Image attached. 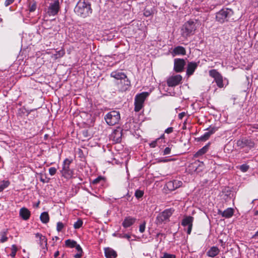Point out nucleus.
<instances>
[{
  "instance_id": "obj_28",
  "label": "nucleus",
  "mask_w": 258,
  "mask_h": 258,
  "mask_svg": "<svg viewBox=\"0 0 258 258\" xmlns=\"http://www.w3.org/2000/svg\"><path fill=\"white\" fill-rule=\"evenodd\" d=\"M77 242L71 239H68L66 240L65 241V244L67 247H70V248H73L75 247V246H76Z\"/></svg>"
},
{
  "instance_id": "obj_25",
  "label": "nucleus",
  "mask_w": 258,
  "mask_h": 258,
  "mask_svg": "<svg viewBox=\"0 0 258 258\" xmlns=\"http://www.w3.org/2000/svg\"><path fill=\"white\" fill-rule=\"evenodd\" d=\"M121 132L118 131H115L112 135V137L113 138V140L116 143L120 142L121 141Z\"/></svg>"
},
{
  "instance_id": "obj_19",
  "label": "nucleus",
  "mask_w": 258,
  "mask_h": 258,
  "mask_svg": "<svg viewBox=\"0 0 258 258\" xmlns=\"http://www.w3.org/2000/svg\"><path fill=\"white\" fill-rule=\"evenodd\" d=\"M136 221V219L135 218L128 216L125 218L122 225L124 228H126L133 225Z\"/></svg>"
},
{
  "instance_id": "obj_16",
  "label": "nucleus",
  "mask_w": 258,
  "mask_h": 258,
  "mask_svg": "<svg viewBox=\"0 0 258 258\" xmlns=\"http://www.w3.org/2000/svg\"><path fill=\"white\" fill-rule=\"evenodd\" d=\"M237 144L239 146H240L242 148L244 147H248L249 148H253L254 145L253 142L247 139H242L241 140H238L237 142Z\"/></svg>"
},
{
  "instance_id": "obj_14",
  "label": "nucleus",
  "mask_w": 258,
  "mask_h": 258,
  "mask_svg": "<svg viewBox=\"0 0 258 258\" xmlns=\"http://www.w3.org/2000/svg\"><path fill=\"white\" fill-rule=\"evenodd\" d=\"M185 65V61L183 59L175 58L174 61V69L176 72H181L183 71Z\"/></svg>"
},
{
  "instance_id": "obj_41",
  "label": "nucleus",
  "mask_w": 258,
  "mask_h": 258,
  "mask_svg": "<svg viewBox=\"0 0 258 258\" xmlns=\"http://www.w3.org/2000/svg\"><path fill=\"white\" fill-rule=\"evenodd\" d=\"M146 222L144 221L143 223L140 224L139 226V231L141 233H143L145 230Z\"/></svg>"
},
{
  "instance_id": "obj_17",
  "label": "nucleus",
  "mask_w": 258,
  "mask_h": 258,
  "mask_svg": "<svg viewBox=\"0 0 258 258\" xmlns=\"http://www.w3.org/2000/svg\"><path fill=\"white\" fill-rule=\"evenodd\" d=\"M130 81L127 78H126L122 80V83L119 82V83L117 84L118 88L120 91L124 92L128 89L130 86Z\"/></svg>"
},
{
  "instance_id": "obj_32",
  "label": "nucleus",
  "mask_w": 258,
  "mask_h": 258,
  "mask_svg": "<svg viewBox=\"0 0 258 258\" xmlns=\"http://www.w3.org/2000/svg\"><path fill=\"white\" fill-rule=\"evenodd\" d=\"M7 231L2 232L0 234L1 239L0 241L2 243H4L8 240V237L7 236Z\"/></svg>"
},
{
  "instance_id": "obj_10",
  "label": "nucleus",
  "mask_w": 258,
  "mask_h": 258,
  "mask_svg": "<svg viewBox=\"0 0 258 258\" xmlns=\"http://www.w3.org/2000/svg\"><path fill=\"white\" fill-rule=\"evenodd\" d=\"M182 80V77L180 75L172 76L167 79V83L169 87H174L178 85Z\"/></svg>"
},
{
  "instance_id": "obj_53",
  "label": "nucleus",
  "mask_w": 258,
  "mask_h": 258,
  "mask_svg": "<svg viewBox=\"0 0 258 258\" xmlns=\"http://www.w3.org/2000/svg\"><path fill=\"white\" fill-rule=\"evenodd\" d=\"M170 160L165 159L164 158H161L158 160V162H167L169 161Z\"/></svg>"
},
{
  "instance_id": "obj_36",
  "label": "nucleus",
  "mask_w": 258,
  "mask_h": 258,
  "mask_svg": "<svg viewBox=\"0 0 258 258\" xmlns=\"http://www.w3.org/2000/svg\"><path fill=\"white\" fill-rule=\"evenodd\" d=\"M172 182L174 183L175 189L180 187L182 184V182L178 180H174Z\"/></svg>"
},
{
  "instance_id": "obj_29",
  "label": "nucleus",
  "mask_w": 258,
  "mask_h": 258,
  "mask_svg": "<svg viewBox=\"0 0 258 258\" xmlns=\"http://www.w3.org/2000/svg\"><path fill=\"white\" fill-rule=\"evenodd\" d=\"M208 149V146H205L202 148L200 149L196 153L197 156H201L206 153Z\"/></svg>"
},
{
  "instance_id": "obj_30",
  "label": "nucleus",
  "mask_w": 258,
  "mask_h": 258,
  "mask_svg": "<svg viewBox=\"0 0 258 258\" xmlns=\"http://www.w3.org/2000/svg\"><path fill=\"white\" fill-rule=\"evenodd\" d=\"M10 184V182L7 180H3L0 182V192L7 188Z\"/></svg>"
},
{
  "instance_id": "obj_35",
  "label": "nucleus",
  "mask_w": 258,
  "mask_h": 258,
  "mask_svg": "<svg viewBox=\"0 0 258 258\" xmlns=\"http://www.w3.org/2000/svg\"><path fill=\"white\" fill-rule=\"evenodd\" d=\"M83 225V222L81 220L79 219L76 221L74 224V227L75 229H79Z\"/></svg>"
},
{
  "instance_id": "obj_47",
  "label": "nucleus",
  "mask_w": 258,
  "mask_h": 258,
  "mask_svg": "<svg viewBox=\"0 0 258 258\" xmlns=\"http://www.w3.org/2000/svg\"><path fill=\"white\" fill-rule=\"evenodd\" d=\"M83 251H79L74 255L75 258H81L83 255Z\"/></svg>"
},
{
  "instance_id": "obj_58",
  "label": "nucleus",
  "mask_w": 258,
  "mask_h": 258,
  "mask_svg": "<svg viewBox=\"0 0 258 258\" xmlns=\"http://www.w3.org/2000/svg\"><path fill=\"white\" fill-rule=\"evenodd\" d=\"M135 196L137 199H140L142 197L143 195H135Z\"/></svg>"
},
{
  "instance_id": "obj_34",
  "label": "nucleus",
  "mask_w": 258,
  "mask_h": 258,
  "mask_svg": "<svg viewBox=\"0 0 258 258\" xmlns=\"http://www.w3.org/2000/svg\"><path fill=\"white\" fill-rule=\"evenodd\" d=\"M167 188L170 191L174 190L175 189L174 187V183H173L172 181H170L168 182L166 184Z\"/></svg>"
},
{
  "instance_id": "obj_52",
  "label": "nucleus",
  "mask_w": 258,
  "mask_h": 258,
  "mask_svg": "<svg viewBox=\"0 0 258 258\" xmlns=\"http://www.w3.org/2000/svg\"><path fill=\"white\" fill-rule=\"evenodd\" d=\"M151 14V13L150 12V11H147V10H145L144 13V15L146 16V17H148L149 16H150Z\"/></svg>"
},
{
  "instance_id": "obj_6",
  "label": "nucleus",
  "mask_w": 258,
  "mask_h": 258,
  "mask_svg": "<svg viewBox=\"0 0 258 258\" xmlns=\"http://www.w3.org/2000/svg\"><path fill=\"white\" fill-rule=\"evenodd\" d=\"M120 118V113L117 111H112L105 115L104 119L109 125H114L117 123Z\"/></svg>"
},
{
  "instance_id": "obj_13",
  "label": "nucleus",
  "mask_w": 258,
  "mask_h": 258,
  "mask_svg": "<svg viewBox=\"0 0 258 258\" xmlns=\"http://www.w3.org/2000/svg\"><path fill=\"white\" fill-rule=\"evenodd\" d=\"M193 221L194 218L191 216H186L182 221V225L185 227H187V233L188 234H190L191 233Z\"/></svg>"
},
{
  "instance_id": "obj_46",
  "label": "nucleus",
  "mask_w": 258,
  "mask_h": 258,
  "mask_svg": "<svg viewBox=\"0 0 258 258\" xmlns=\"http://www.w3.org/2000/svg\"><path fill=\"white\" fill-rule=\"evenodd\" d=\"M15 0H6L5 2V5L6 7H8L12 3H14Z\"/></svg>"
},
{
  "instance_id": "obj_26",
  "label": "nucleus",
  "mask_w": 258,
  "mask_h": 258,
  "mask_svg": "<svg viewBox=\"0 0 258 258\" xmlns=\"http://www.w3.org/2000/svg\"><path fill=\"white\" fill-rule=\"evenodd\" d=\"M40 220L43 223H47L49 222V217L47 212H43L40 217Z\"/></svg>"
},
{
  "instance_id": "obj_44",
  "label": "nucleus",
  "mask_w": 258,
  "mask_h": 258,
  "mask_svg": "<svg viewBox=\"0 0 258 258\" xmlns=\"http://www.w3.org/2000/svg\"><path fill=\"white\" fill-rule=\"evenodd\" d=\"M160 138H158L155 141H152L151 143L149 144V146L151 148H155L157 146V142L159 141Z\"/></svg>"
},
{
  "instance_id": "obj_56",
  "label": "nucleus",
  "mask_w": 258,
  "mask_h": 258,
  "mask_svg": "<svg viewBox=\"0 0 258 258\" xmlns=\"http://www.w3.org/2000/svg\"><path fill=\"white\" fill-rule=\"evenodd\" d=\"M135 194H144V192L142 191L139 190L138 189H136L135 190Z\"/></svg>"
},
{
  "instance_id": "obj_51",
  "label": "nucleus",
  "mask_w": 258,
  "mask_h": 258,
  "mask_svg": "<svg viewBox=\"0 0 258 258\" xmlns=\"http://www.w3.org/2000/svg\"><path fill=\"white\" fill-rule=\"evenodd\" d=\"M185 115V113L184 112H181L178 114V118L180 119H182Z\"/></svg>"
},
{
  "instance_id": "obj_31",
  "label": "nucleus",
  "mask_w": 258,
  "mask_h": 258,
  "mask_svg": "<svg viewBox=\"0 0 258 258\" xmlns=\"http://www.w3.org/2000/svg\"><path fill=\"white\" fill-rule=\"evenodd\" d=\"M18 249L17 246L15 244H13L11 246V253L10 254V256L14 258L15 257L16 252L18 251Z\"/></svg>"
},
{
  "instance_id": "obj_12",
  "label": "nucleus",
  "mask_w": 258,
  "mask_h": 258,
  "mask_svg": "<svg viewBox=\"0 0 258 258\" xmlns=\"http://www.w3.org/2000/svg\"><path fill=\"white\" fill-rule=\"evenodd\" d=\"M203 168V163L200 161H196L189 166V171L190 173H199L202 171Z\"/></svg>"
},
{
  "instance_id": "obj_5",
  "label": "nucleus",
  "mask_w": 258,
  "mask_h": 258,
  "mask_svg": "<svg viewBox=\"0 0 258 258\" xmlns=\"http://www.w3.org/2000/svg\"><path fill=\"white\" fill-rule=\"evenodd\" d=\"M72 162V160L66 158L64 160L62 169L60 170L61 176L67 179H70L73 177L74 171L70 168Z\"/></svg>"
},
{
  "instance_id": "obj_24",
  "label": "nucleus",
  "mask_w": 258,
  "mask_h": 258,
  "mask_svg": "<svg viewBox=\"0 0 258 258\" xmlns=\"http://www.w3.org/2000/svg\"><path fill=\"white\" fill-rule=\"evenodd\" d=\"M219 249L216 246L212 247L207 252V255L211 257H214L219 253Z\"/></svg>"
},
{
  "instance_id": "obj_9",
  "label": "nucleus",
  "mask_w": 258,
  "mask_h": 258,
  "mask_svg": "<svg viewBox=\"0 0 258 258\" xmlns=\"http://www.w3.org/2000/svg\"><path fill=\"white\" fill-rule=\"evenodd\" d=\"M209 75L214 78V81L216 83L219 88H223L224 87L223 77L216 70H212L209 71Z\"/></svg>"
},
{
  "instance_id": "obj_45",
  "label": "nucleus",
  "mask_w": 258,
  "mask_h": 258,
  "mask_svg": "<svg viewBox=\"0 0 258 258\" xmlns=\"http://www.w3.org/2000/svg\"><path fill=\"white\" fill-rule=\"evenodd\" d=\"M171 153V148L169 147H166L163 151V155H166L170 154Z\"/></svg>"
},
{
  "instance_id": "obj_15",
  "label": "nucleus",
  "mask_w": 258,
  "mask_h": 258,
  "mask_svg": "<svg viewBox=\"0 0 258 258\" xmlns=\"http://www.w3.org/2000/svg\"><path fill=\"white\" fill-rule=\"evenodd\" d=\"M110 76L116 80H120L121 83H122V80L127 78L126 75L121 70H116L112 72L110 74Z\"/></svg>"
},
{
  "instance_id": "obj_39",
  "label": "nucleus",
  "mask_w": 258,
  "mask_h": 258,
  "mask_svg": "<svg viewBox=\"0 0 258 258\" xmlns=\"http://www.w3.org/2000/svg\"><path fill=\"white\" fill-rule=\"evenodd\" d=\"M57 169L55 167H52L49 168L48 172L49 174L51 176H53L56 173Z\"/></svg>"
},
{
  "instance_id": "obj_8",
  "label": "nucleus",
  "mask_w": 258,
  "mask_h": 258,
  "mask_svg": "<svg viewBox=\"0 0 258 258\" xmlns=\"http://www.w3.org/2000/svg\"><path fill=\"white\" fill-rule=\"evenodd\" d=\"M59 10V2L58 0H55L53 3L49 4L46 11V14L49 16H54L57 14Z\"/></svg>"
},
{
  "instance_id": "obj_4",
  "label": "nucleus",
  "mask_w": 258,
  "mask_h": 258,
  "mask_svg": "<svg viewBox=\"0 0 258 258\" xmlns=\"http://www.w3.org/2000/svg\"><path fill=\"white\" fill-rule=\"evenodd\" d=\"M233 14V11L229 8H223L216 13V21L220 23L227 22L231 16Z\"/></svg>"
},
{
  "instance_id": "obj_20",
  "label": "nucleus",
  "mask_w": 258,
  "mask_h": 258,
  "mask_svg": "<svg viewBox=\"0 0 258 258\" xmlns=\"http://www.w3.org/2000/svg\"><path fill=\"white\" fill-rule=\"evenodd\" d=\"M173 56L175 55H184L186 53V50L185 48L181 46H178L175 47L172 52H171Z\"/></svg>"
},
{
  "instance_id": "obj_50",
  "label": "nucleus",
  "mask_w": 258,
  "mask_h": 258,
  "mask_svg": "<svg viewBox=\"0 0 258 258\" xmlns=\"http://www.w3.org/2000/svg\"><path fill=\"white\" fill-rule=\"evenodd\" d=\"M76 250H77V252L79 251H83L82 248H81V246L79 244H77L76 246H75Z\"/></svg>"
},
{
  "instance_id": "obj_37",
  "label": "nucleus",
  "mask_w": 258,
  "mask_h": 258,
  "mask_svg": "<svg viewBox=\"0 0 258 258\" xmlns=\"http://www.w3.org/2000/svg\"><path fill=\"white\" fill-rule=\"evenodd\" d=\"M239 169L242 172H245L249 169V166L246 164H242L240 166Z\"/></svg>"
},
{
  "instance_id": "obj_2",
  "label": "nucleus",
  "mask_w": 258,
  "mask_h": 258,
  "mask_svg": "<svg viewBox=\"0 0 258 258\" xmlns=\"http://www.w3.org/2000/svg\"><path fill=\"white\" fill-rule=\"evenodd\" d=\"M197 29L196 23L189 21L185 23L181 29V35L184 38H187L193 35Z\"/></svg>"
},
{
  "instance_id": "obj_18",
  "label": "nucleus",
  "mask_w": 258,
  "mask_h": 258,
  "mask_svg": "<svg viewBox=\"0 0 258 258\" xmlns=\"http://www.w3.org/2000/svg\"><path fill=\"white\" fill-rule=\"evenodd\" d=\"M198 63L195 62H190L187 64L186 75L188 76L191 75L197 68Z\"/></svg>"
},
{
  "instance_id": "obj_7",
  "label": "nucleus",
  "mask_w": 258,
  "mask_h": 258,
  "mask_svg": "<svg viewBox=\"0 0 258 258\" xmlns=\"http://www.w3.org/2000/svg\"><path fill=\"white\" fill-rule=\"evenodd\" d=\"M148 92H142L137 94L135 98V111H139L143 106V103L146 98L149 96Z\"/></svg>"
},
{
  "instance_id": "obj_59",
  "label": "nucleus",
  "mask_w": 258,
  "mask_h": 258,
  "mask_svg": "<svg viewBox=\"0 0 258 258\" xmlns=\"http://www.w3.org/2000/svg\"><path fill=\"white\" fill-rule=\"evenodd\" d=\"M257 214H258V212L256 211L255 213V215H257Z\"/></svg>"
},
{
  "instance_id": "obj_23",
  "label": "nucleus",
  "mask_w": 258,
  "mask_h": 258,
  "mask_svg": "<svg viewBox=\"0 0 258 258\" xmlns=\"http://www.w3.org/2000/svg\"><path fill=\"white\" fill-rule=\"evenodd\" d=\"M222 217L225 218H231L234 214V209L231 208H228L225 210L223 212L220 211Z\"/></svg>"
},
{
  "instance_id": "obj_43",
  "label": "nucleus",
  "mask_w": 258,
  "mask_h": 258,
  "mask_svg": "<svg viewBox=\"0 0 258 258\" xmlns=\"http://www.w3.org/2000/svg\"><path fill=\"white\" fill-rule=\"evenodd\" d=\"M161 258H176V257L174 254L164 253Z\"/></svg>"
},
{
  "instance_id": "obj_57",
  "label": "nucleus",
  "mask_w": 258,
  "mask_h": 258,
  "mask_svg": "<svg viewBox=\"0 0 258 258\" xmlns=\"http://www.w3.org/2000/svg\"><path fill=\"white\" fill-rule=\"evenodd\" d=\"M59 254V251L57 250L55 252V253L54 254V256L55 257H56L57 256H58Z\"/></svg>"
},
{
  "instance_id": "obj_27",
  "label": "nucleus",
  "mask_w": 258,
  "mask_h": 258,
  "mask_svg": "<svg viewBox=\"0 0 258 258\" xmlns=\"http://www.w3.org/2000/svg\"><path fill=\"white\" fill-rule=\"evenodd\" d=\"M105 183V178L101 176H98L92 181V184L97 185V184H103Z\"/></svg>"
},
{
  "instance_id": "obj_55",
  "label": "nucleus",
  "mask_w": 258,
  "mask_h": 258,
  "mask_svg": "<svg viewBox=\"0 0 258 258\" xmlns=\"http://www.w3.org/2000/svg\"><path fill=\"white\" fill-rule=\"evenodd\" d=\"M258 237V230L256 232V233L252 236V238H257Z\"/></svg>"
},
{
  "instance_id": "obj_33",
  "label": "nucleus",
  "mask_w": 258,
  "mask_h": 258,
  "mask_svg": "<svg viewBox=\"0 0 258 258\" xmlns=\"http://www.w3.org/2000/svg\"><path fill=\"white\" fill-rule=\"evenodd\" d=\"M40 180L43 183H48L50 178H48L45 174H40Z\"/></svg>"
},
{
  "instance_id": "obj_1",
  "label": "nucleus",
  "mask_w": 258,
  "mask_h": 258,
  "mask_svg": "<svg viewBox=\"0 0 258 258\" xmlns=\"http://www.w3.org/2000/svg\"><path fill=\"white\" fill-rule=\"evenodd\" d=\"M75 13L79 16L86 18L92 13L89 0H79L74 8Z\"/></svg>"
},
{
  "instance_id": "obj_38",
  "label": "nucleus",
  "mask_w": 258,
  "mask_h": 258,
  "mask_svg": "<svg viewBox=\"0 0 258 258\" xmlns=\"http://www.w3.org/2000/svg\"><path fill=\"white\" fill-rule=\"evenodd\" d=\"M64 227L63 224L61 222H58L57 223L56 225V230L58 232H60Z\"/></svg>"
},
{
  "instance_id": "obj_42",
  "label": "nucleus",
  "mask_w": 258,
  "mask_h": 258,
  "mask_svg": "<svg viewBox=\"0 0 258 258\" xmlns=\"http://www.w3.org/2000/svg\"><path fill=\"white\" fill-rule=\"evenodd\" d=\"M36 9V3H33V4H30L29 5V11L30 12H33L35 11Z\"/></svg>"
},
{
  "instance_id": "obj_49",
  "label": "nucleus",
  "mask_w": 258,
  "mask_h": 258,
  "mask_svg": "<svg viewBox=\"0 0 258 258\" xmlns=\"http://www.w3.org/2000/svg\"><path fill=\"white\" fill-rule=\"evenodd\" d=\"M217 131V128L216 127H212L210 128L209 130V132L210 133L211 135L214 134Z\"/></svg>"
},
{
  "instance_id": "obj_11",
  "label": "nucleus",
  "mask_w": 258,
  "mask_h": 258,
  "mask_svg": "<svg viewBox=\"0 0 258 258\" xmlns=\"http://www.w3.org/2000/svg\"><path fill=\"white\" fill-rule=\"evenodd\" d=\"M35 237L37 239V242L42 249H47V239L46 237L39 233L35 234Z\"/></svg>"
},
{
  "instance_id": "obj_22",
  "label": "nucleus",
  "mask_w": 258,
  "mask_h": 258,
  "mask_svg": "<svg viewBox=\"0 0 258 258\" xmlns=\"http://www.w3.org/2000/svg\"><path fill=\"white\" fill-rule=\"evenodd\" d=\"M20 216L23 220H27L30 216V212L27 208H22L20 210Z\"/></svg>"
},
{
  "instance_id": "obj_40",
  "label": "nucleus",
  "mask_w": 258,
  "mask_h": 258,
  "mask_svg": "<svg viewBox=\"0 0 258 258\" xmlns=\"http://www.w3.org/2000/svg\"><path fill=\"white\" fill-rule=\"evenodd\" d=\"M211 134L209 132H206L201 138L202 140H207L210 137Z\"/></svg>"
},
{
  "instance_id": "obj_48",
  "label": "nucleus",
  "mask_w": 258,
  "mask_h": 258,
  "mask_svg": "<svg viewBox=\"0 0 258 258\" xmlns=\"http://www.w3.org/2000/svg\"><path fill=\"white\" fill-rule=\"evenodd\" d=\"M173 127H168L167 129L165 130V133L166 134H170L173 132Z\"/></svg>"
},
{
  "instance_id": "obj_3",
  "label": "nucleus",
  "mask_w": 258,
  "mask_h": 258,
  "mask_svg": "<svg viewBox=\"0 0 258 258\" xmlns=\"http://www.w3.org/2000/svg\"><path fill=\"white\" fill-rule=\"evenodd\" d=\"M174 210L169 208L159 213L156 217L155 223L157 225L165 224L169 221V218L173 214Z\"/></svg>"
},
{
  "instance_id": "obj_21",
  "label": "nucleus",
  "mask_w": 258,
  "mask_h": 258,
  "mask_svg": "<svg viewBox=\"0 0 258 258\" xmlns=\"http://www.w3.org/2000/svg\"><path fill=\"white\" fill-rule=\"evenodd\" d=\"M104 253L106 258H115L117 256L116 252L109 247L104 248Z\"/></svg>"
},
{
  "instance_id": "obj_54",
  "label": "nucleus",
  "mask_w": 258,
  "mask_h": 258,
  "mask_svg": "<svg viewBox=\"0 0 258 258\" xmlns=\"http://www.w3.org/2000/svg\"><path fill=\"white\" fill-rule=\"evenodd\" d=\"M120 237L125 238L127 239L128 240H130L131 238V236L128 234H124L123 236H120Z\"/></svg>"
}]
</instances>
